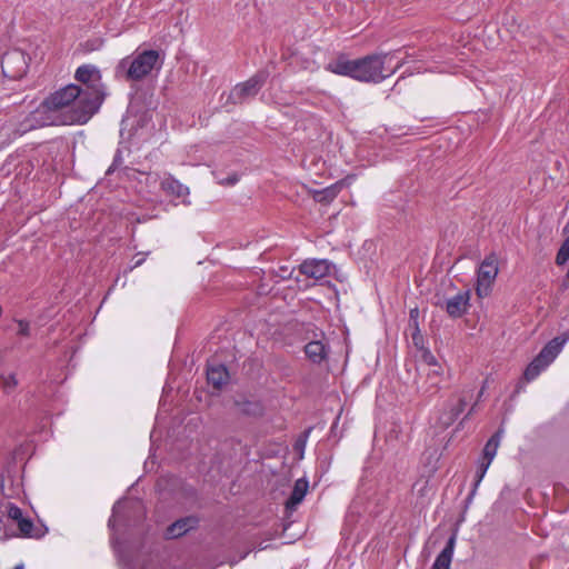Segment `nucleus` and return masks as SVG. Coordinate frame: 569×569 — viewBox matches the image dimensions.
Wrapping results in <instances>:
<instances>
[{"label": "nucleus", "mask_w": 569, "mask_h": 569, "mask_svg": "<svg viewBox=\"0 0 569 569\" xmlns=\"http://www.w3.org/2000/svg\"><path fill=\"white\" fill-rule=\"evenodd\" d=\"M81 87L70 83L47 97L37 109L21 123L20 136L37 127L84 124L89 120H73V113L84 109Z\"/></svg>", "instance_id": "f257e3e1"}, {"label": "nucleus", "mask_w": 569, "mask_h": 569, "mask_svg": "<svg viewBox=\"0 0 569 569\" xmlns=\"http://www.w3.org/2000/svg\"><path fill=\"white\" fill-rule=\"evenodd\" d=\"M388 53L368 54L360 59L349 60L345 56H339L331 61L327 69L339 76H347L361 82L379 83L390 77L400 67L385 73V59Z\"/></svg>", "instance_id": "f03ea898"}, {"label": "nucleus", "mask_w": 569, "mask_h": 569, "mask_svg": "<svg viewBox=\"0 0 569 569\" xmlns=\"http://www.w3.org/2000/svg\"><path fill=\"white\" fill-rule=\"evenodd\" d=\"M74 79L81 84V96L84 100V109L73 113V120H90L102 106L106 98L104 84L100 70L93 64L78 67Z\"/></svg>", "instance_id": "7ed1b4c3"}, {"label": "nucleus", "mask_w": 569, "mask_h": 569, "mask_svg": "<svg viewBox=\"0 0 569 569\" xmlns=\"http://www.w3.org/2000/svg\"><path fill=\"white\" fill-rule=\"evenodd\" d=\"M160 54L157 50H143L134 57L121 59L116 68L117 74L124 72L126 78L132 81L142 80L158 64Z\"/></svg>", "instance_id": "20e7f679"}, {"label": "nucleus", "mask_w": 569, "mask_h": 569, "mask_svg": "<svg viewBox=\"0 0 569 569\" xmlns=\"http://www.w3.org/2000/svg\"><path fill=\"white\" fill-rule=\"evenodd\" d=\"M268 77L269 72L267 70H259L247 81L236 84L230 91L227 101L233 104H239L256 97L264 86Z\"/></svg>", "instance_id": "39448f33"}, {"label": "nucleus", "mask_w": 569, "mask_h": 569, "mask_svg": "<svg viewBox=\"0 0 569 569\" xmlns=\"http://www.w3.org/2000/svg\"><path fill=\"white\" fill-rule=\"evenodd\" d=\"M498 272V258L495 252H491L483 259L477 271L476 293L479 298L489 296Z\"/></svg>", "instance_id": "423d86ee"}, {"label": "nucleus", "mask_w": 569, "mask_h": 569, "mask_svg": "<svg viewBox=\"0 0 569 569\" xmlns=\"http://www.w3.org/2000/svg\"><path fill=\"white\" fill-rule=\"evenodd\" d=\"M0 64L3 76L12 80L21 79L29 68L26 53L19 49L6 52Z\"/></svg>", "instance_id": "0eeeda50"}, {"label": "nucleus", "mask_w": 569, "mask_h": 569, "mask_svg": "<svg viewBox=\"0 0 569 569\" xmlns=\"http://www.w3.org/2000/svg\"><path fill=\"white\" fill-rule=\"evenodd\" d=\"M548 343L540 350L523 372L527 382L535 380L558 356Z\"/></svg>", "instance_id": "6e6552de"}, {"label": "nucleus", "mask_w": 569, "mask_h": 569, "mask_svg": "<svg viewBox=\"0 0 569 569\" xmlns=\"http://www.w3.org/2000/svg\"><path fill=\"white\" fill-rule=\"evenodd\" d=\"M471 292L469 289L458 292L451 298L446 299L443 302L438 303L440 308L445 309L449 317L461 318L467 313L470 307Z\"/></svg>", "instance_id": "1a4fd4ad"}, {"label": "nucleus", "mask_w": 569, "mask_h": 569, "mask_svg": "<svg viewBox=\"0 0 569 569\" xmlns=\"http://www.w3.org/2000/svg\"><path fill=\"white\" fill-rule=\"evenodd\" d=\"M353 180L355 176L349 174L323 189L312 190V198L316 202L329 204L338 197L342 189L349 187Z\"/></svg>", "instance_id": "9d476101"}, {"label": "nucleus", "mask_w": 569, "mask_h": 569, "mask_svg": "<svg viewBox=\"0 0 569 569\" xmlns=\"http://www.w3.org/2000/svg\"><path fill=\"white\" fill-rule=\"evenodd\" d=\"M332 263L327 259H308L299 266V271L316 280L323 279L330 273Z\"/></svg>", "instance_id": "9b49d317"}, {"label": "nucleus", "mask_w": 569, "mask_h": 569, "mask_svg": "<svg viewBox=\"0 0 569 569\" xmlns=\"http://www.w3.org/2000/svg\"><path fill=\"white\" fill-rule=\"evenodd\" d=\"M199 518L196 516L180 518L167 528L164 536L167 539H177L182 537L190 530L196 529L199 526Z\"/></svg>", "instance_id": "f8f14e48"}, {"label": "nucleus", "mask_w": 569, "mask_h": 569, "mask_svg": "<svg viewBox=\"0 0 569 569\" xmlns=\"http://www.w3.org/2000/svg\"><path fill=\"white\" fill-rule=\"evenodd\" d=\"M207 380L214 389L220 390L229 381V372L224 365L214 363L207 368Z\"/></svg>", "instance_id": "ddd939ff"}, {"label": "nucleus", "mask_w": 569, "mask_h": 569, "mask_svg": "<svg viewBox=\"0 0 569 569\" xmlns=\"http://www.w3.org/2000/svg\"><path fill=\"white\" fill-rule=\"evenodd\" d=\"M309 489V481L306 478L296 480L293 489L286 501V509L293 511L302 502Z\"/></svg>", "instance_id": "4468645a"}, {"label": "nucleus", "mask_w": 569, "mask_h": 569, "mask_svg": "<svg viewBox=\"0 0 569 569\" xmlns=\"http://www.w3.org/2000/svg\"><path fill=\"white\" fill-rule=\"evenodd\" d=\"M455 546H456V536L452 535L448 539L445 548L437 556L431 569H450V565H451L453 552H455Z\"/></svg>", "instance_id": "2eb2a0df"}, {"label": "nucleus", "mask_w": 569, "mask_h": 569, "mask_svg": "<svg viewBox=\"0 0 569 569\" xmlns=\"http://www.w3.org/2000/svg\"><path fill=\"white\" fill-rule=\"evenodd\" d=\"M306 357L316 365H320L326 360L328 350L322 341L313 340L305 346Z\"/></svg>", "instance_id": "dca6fc26"}, {"label": "nucleus", "mask_w": 569, "mask_h": 569, "mask_svg": "<svg viewBox=\"0 0 569 569\" xmlns=\"http://www.w3.org/2000/svg\"><path fill=\"white\" fill-rule=\"evenodd\" d=\"M239 412L248 417H261L264 412V407L259 400L240 399L234 401Z\"/></svg>", "instance_id": "f3484780"}, {"label": "nucleus", "mask_w": 569, "mask_h": 569, "mask_svg": "<svg viewBox=\"0 0 569 569\" xmlns=\"http://www.w3.org/2000/svg\"><path fill=\"white\" fill-rule=\"evenodd\" d=\"M161 188L170 194H173L178 198L184 197L189 194V189L184 184H182L179 180L174 179L173 177L169 176L168 178L163 179L161 182Z\"/></svg>", "instance_id": "a211bd4d"}, {"label": "nucleus", "mask_w": 569, "mask_h": 569, "mask_svg": "<svg viewBox=\"0 0 569 569\" xmlns=\"http://www.w3.org/2000/svg\"><path fill=\"white\" fill-rule=\"evenodd\" d=\"M18 528L23 537L29 538H41L46 533V529L43 527H36L30 518L23 517L17 523Z\"/></svg>", "instance_id": "6ab92c4d"}, {"label": "nucleus", "mask_w": 569, "mask_h": 569, "mask_svg": "<svg viewBox=\"0 0 569 569\" xmlns=\"http://www.w3.org/2000/svg\"><path fill=\"white\" fill-rule=\"evenodd\" d=\"M467 402L463 399H459L456 405H452L448 410H446L441 417L440 421L445 427H449L452 425L459 416L463 412Z\"/></svg>", "instance_id": "aec40b11"}, {"label": "nucleus", "mask_w": 569, "mask_h": 569, "mask_svg": "<svg viewBox=\"0 0 569 569\" xmlns=\"http://www.w3.org/2000/svg\"><path fill=\"white\" fill-rule=\"evenodd\" d=\"M503 435V429L499 428L487 441L483 448V458L485 460L492 461L495 456L497 455V450L500 443V440Z\"/></svg>", "instance_id": "412c9836"}, {"label": "nucleus", "mask_w": 569, "mask_h": 569, "mask_svg": "<svg viewBox=\"0 0 569 569\" xmlns=\"http://www.w3.org/2000/svg\"><path fill=\"white\" fill-rule=\"evenodd\" d=\"M0 511L17 523L23 518L22 510L14 503L7 501L0 505Z\"/></svg>", "instance_id": "4be33fe9"}, {"label": "nucleus", "mask_w": 569, "mask_h": 569, "mask_svg": "<svg viewBox=\"0 0 569 569\" xmlns=\"http://www.w3.org/2000/svg\"><path fill=\"white\" fill-rule=\"evenodd\" d=\"M431 369L427 373V380L430 382V386L423 390V392L435 393L438 390V385L440 382L441 376V367L438 365L437 368L430 367Z\"/></svg>", "instance_id": "5701e85b"}, {"label": "nucleus", "mask_w": 569, "mask_h": 569, "mask_svg": "<svg viewBox=\"0 0 569 569\" xmlns=\"http://www.w3.org/2000/svg\"><path fill=\"white\" fill-rule=\"evenodd\" d=\"M491 461H488V460H485L482 459L480 462H479V466H478V470H477V473H476V479H475V483H473V488L472 490L470 491L468 498H467V501H470L476 491H477V488L478 486L480 485L481 480L483 479L489 466H490Z\"/></svg>", "instance_id": "b1692460"}, {"label": "nucleus", "mask_w": 569, "mask_h": 569, "mask_svg": "<svg viewBox=\"0 0 569 569\" xmlns=\"http://www.w3.org/2000/svg\"><path fill=\"white\" fill-rule=\"evenodd\" d=\"M569 260V237L562 242L556 256L558 266L565 264Z\"/></svg>", "instance_id": "393cba45"}, {"label": "nucleus", "mask_w": 569, "mask_h": 569, "mask_svg": "<svg viewBox=\"0 0 569 569\" xmlns=\"http://www.w3.org/2000/svg\"><path fill=\"white\" fill-rule=\"evenodd\" d=\"M420 360L422 363L427 365L428 367H433V368L438 367L437 358L427 348L420 349Z\"/></svg>", "instance_id": "a878e982"}, {"label": "nucleus", "mask_w": 569, "mask_h": 569, "mask_svg": "<svg viewBox=\"0 0 569 569\" xmlns=\"http://www.w3.org/2000/svg\"><path fill=\"white\" fill-rule=\"evenodd\" d=\"M14 322L18 325L17 335L20 337L28 338L31 336V326L30 322L23 319H16Z\"/></svg>", "instance_id": "bb28decb"}, {"label": "nucleus", "mask_w": 569, "mask_h": 569, "mask_svg": "<svg viewBox=\"0 0 569 569\" xmlns=\"http://www.w3.org/2000/svg\"><path fill=\"white\" fill-rule=\"evenodd\" d=\"M3 389L9 392L18 386V379L14 373L1 376Z\"/></svg>", "instance_id": "cd10ccee"}, {"label": "nucleus", "mask_w": 569, "mask_h": 569, "mask_svg": "<svg viewBox=\"0 0 569 569\" xmlns=\"http://www.w3.org/2000/svg\"><path fill=\"white\" fill-rule=\"evenodd\" d=\"M122 163V152L118 149L113 156L111 166L107 169L106 174L109 176Z\"/></svg>", "instance_id": "c85d7f7f"}, {"label": "nucleus", "mask_w": 569, "mask_h": 569, "mask_svg": "<svg viewBox=\"0 0 569 569\" xmlns=\"http://www.w3.org/2000/svg\"><path fill=\"white\" fill-rule=\"evenodd\" d=\"M239 181V176L237 173H231L223 179H219L218 183L221 186H233Z\"/></svg>", "instance_id": "c756f323"}, {"label": "nucleus", "mask_w": 569, "mask_h": 569, "mask_svg": "<svg viewBox=\"0 0 569 569\" xmlns=\"http://www.w3.org/2000/svg\"><path fill=\"white\" fill-rule=\"evenodd\" d=\"M119 508H120V502H117L113 508H112V516L110 517L109 519V527H114L117 521L119 520Z\"/></svg>", "instance_id": "7c9ffc66"}, {"label": "nucleus", "mask_w": 569, "mask_h": 569, "mask_svg": "<svg viewBox=\"0 0 569 569\" xmlns=\"http://www.w3.org/2000/svg\"><path fill=\"white\" fill-rule=\"evenodd\" d=\"M291 274H292V270H289V268L287 266L279 268V276L282 279H289V278H291Z\"/></svg>", "instance_id": "2f4dec72"}, {"label": "nucleus", "mask_w": 569, "mask_h": 569, "mask_svg": "<svg viewBox=\"0 0 569 569\" xmlns=\"http://www.w3.org/2000/svg\"><path fill=\"white\" fill-rule=\"evenodd\" d=\"M143 261H144V258H139V259H137V260L134 261V263H133L129 269H130V270H132V269H134V268H137V267L141 266V264L143 263Z\"/></svg>", "instance_id": "473e14b6"}, {"label": "nucleus", "mask_w": 569, "mask_h": 569, "mask_svg": "<svg viewBox=\"0 0 569 569\" xmlns=\"http://www.w3.org/2000/svg\"><path fill=\"white\" fill-rule=\"evenodd\" d=\"M412 339L416 346L418 345V340H421L418 328H416V332L412 335Z\"/></svg>", "instance_id": "72a5a7b5"}, {"label": "nucleus", "mask_w": 569, "mask_h": 569, "mask_svg": "<svg viewBox=\"0 0 569 569\" xmlns=\"http://www.w3.org/2000/svg\"><path fill=\"white\" fill-rule=\"evenodd\" d=\"M416 315H418V309H412V310L410 311V316H411V317H413V316H416Z\"/></svg>", "instance_id": "f704fd0d"}, {"label": "nucleus", "mask_w": 569, "mask_h": 569, "mask_svg": "<svg viewBox=\"0 0 569 569\" xmlns=\"http://www.w3.org/2000/svg\"><path fill=\"white\" fill-rule=\"evenodd\" d=\"M13 569H23V563L17 565Z\"/></svg>", "instance_id": "c9c22d12"}, {"label": "nucleus", "mask_w": 569, "mask_h": 569, "mask_svg": "<svg viewBox=\"0 0 569 569\" xmlns=\"http://www.w3.org/2000/svg\"><path fill=\"white\" fill-rule=\"evenodd\" d=\"M483 389H485V387H482V388H481V390H480V392H479V398H480L481 396H483Z\"/></svg>", "instance_id": "e433bc0d"}, {"label": "nucleus", "mask_w": 569, "mask_h": 569, "mask_svg": "<svg viewBox=\"0 0 569 569\" xmlns=\"http://www.w3.org/2000/svg\"><path fill=\"white\" fill-rule=\"evenodd\" d=\"M567 278L569 279V269H568V272H567Z\"/></svg>", "instance_id": "4c0bfd02"}]
</instances>
